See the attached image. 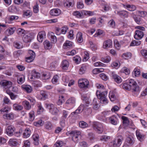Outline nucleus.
<instances>
[{
    "label": "nucleus",
    "instance_id": "1",
    "mask_svg": "<svg viewBox=\"0 0 147 147\" xmlns=\"http://www.w3.org/2000/svg\"><path fill=\"white\" fill-rule=\"evenodd\" d=\"M123 88L126 90H131L133 93H138L140 92L141 88L137 82L133 79H131L122 84Z\"/></svg>",
    "mask_w": 147,
    "mask_h": 147
},
{
    "label": "nucleus",
    "instance_id": "2",
    "mask_svg": "<svg viewBox=\"0 0 147 147\" xmlns=\"http://www.w3.org/2000/svg\"><path fill=\"white\" fill-rule=\"evenodd\" d=\"M0 85L7 93H9V89L12 87L13 83L10 81L3 80L0 82Z\"/></svg>",
    "mask_w": 147,
    "mask_h": 147
},
{
    "label": "nucleus",
    "instance_id": "3",
    "mask_svg": "<svg viewBox=\"0 0 147 147\" xmlns=\"http://www.w3.org/2000/svg\"><path fill=\"white\" fill-rule=\"evenodd\" d=\"M92 127L99 134L102 133L103 131L102 124L99 122L94 121L92 122Z\"/></svg>",
    "mask_w": 147,
    "mask_h": 147
},
{
    "label": "nucleus",
    "instance_id": "4",
    "mask_svg": "<svg viewBox=\"0 0 147 147\" xmlns=\"http://www.w3.org/2000/svg\"><path fill=\"white\" fill-rule=\"evenodd\" d=\"M123 140V137L121 136L117 137L111 142V146L113 147H119L120 146Z\"/></svg>",
    "mask_w": 147,
    "mask_h": 147
},
{
    "label": "nucleus",
    "instance_id": "5",
    "mask_svg": "<svg viewBox=\"0 0 147 147\" xmlns=\"http://www.w3.org/2000/svg\"><path fill=\"white\" fill-rule=\"evenodd\" d=\"M96 95L97 98L100 100V101H107V99L106 96L107 95V91H104L101 92L97 90L96 93Z\"/></svg>",
    "mask_w": 147,
    "mask_h": 147
},
{
    "label": "nucleus",
    "instance_id": "6",
    "mask_svg": "<svg viewBox=\"0 0 147 147\" xmlns=\"http://www.w3.org/2000/svg\"><path fill=\"white\" fill-rule=\"evenodd\" d=\"M81 134L80 131L77 130L72 131L69 133L71 135L72 140L75 142H78V137Z\"/></svg>",
    "mask_w": 147,
    "mask_h": 147
},
{
    "label": "nucleus",
    "instance_id": "7",
    "mask_svg": "<svg viewBox=\"0 0 147 147\" xmlns=\"http://www.w3.org/2000/svg\"><path fill=\"white\" fill-rule=\"evenodd\" d=\"M47 107L49 109V112L53 115H57L59 112V110L53 104L47 105Z\"/></svg>",
    "mask_w": 147,
    "mask_h": 147
},
{
    "label": "nucleus",
    "instance_id": "8",
    "mask_svg": "<svg viewBox=\"0 0 147 147\" xmlns=\"http://www.w3.org/2000/svg\"><path fill=\"white\" fill-rule=\"evenodd\" d=\"M34 37V35L32 33H28L24 36L23 40L25 42H31Z\"/></svg>",
    "mask_w": 147,
    "mask_h": 147
},
{
    "label": "nucleus",
    "instance_id": "9",
    "mask_svg": "<svg viewBox=\"0 0 147 147\" xmlns=\"http://www.w3.org/2000/svg\"><path fill=\"white\" fill-rule=\"evenodd\" d=\"M78 84L80 87L82 88H88L89 85V82L86 79L80 80L78 82Z\"/></svg>",
    "mask_w": 147,
    "mask_h": 147
},
{
    "label": "nucleus",
    "instance_id": "10",
    "mask_svg": "<svg viewBox=\"0 0 147 147\" xmlns=\"http://www.w3.org/2000/svg\"><path fill=\"white\" fill-rule=\"evenodd\" d=\"M111 76L114 81L118 84L121 83L122 82V79L119 76L116 74L114 72H111Z\"/></svg>",
    "mask_w": 147,
    "mask_h": 147
},
{
    "label": "nucleus",
    "instance_id": "11",
    "mask_svg": "<svg viewBox=\"0 0 147 147\" xmlns=\"http://www.w3.org/2000/svg\"><path fill=\"white\" fill-rule=\"evenodd\" d=\"M19 18V17L16 16H7L5 18V23L7 24L11 23L14 20H17Z\"/></svg>",
    "mask_w": 147,
    "mask_h": 147
},
{
    "label": "nucleus",
    "instance_id": "12",
    "mask_svg": "<svg viewBox=\"0 0 147 147\" xmlns=\"http://www.w3.org/2000/svg\"><path fill=\"white\" fill-rule=\"evenodd\" d=\"M15 130L14 127L12 125L9 126L6 129V133L9 136H11L13 135Z\"/></svg>",
    "mask_w": 147,
    "mask_h": 147
},
{
    "label": "nucleus",
    "instance_id": "13",
    "mask_svg": "<svg viewBox=\"0 0 147 147\" xmlns=\"http://www.w3.org/2000/svg\"><path fill=\"white\" fill-rule=\"evenodd\" d=\"M125 142L128 146H131L135 142V140L132 136L129 135L127 137Z\"/></svg>",
    "mask_w": 147,
    "mask_h": 147
},
{
    "label": "nucleus",
    "instance_id": "14",
    "mask_svg": "<svg viewBox=\"0 0 147 147\" xmlns=\"http://www.w3.org/2000/svg\"><path fill=\"white\" fill-rule=\"evenodd\" d=\"M144 33L142 31L136 30L134 36L136 40L141 39L144 36Z\"/></svg>",
    "mask_w": 147,
    "mask_h": 147
},
{
    "label": "nucleus",
    "instance_id": "15",
    "mask_svg": "<svg viewBox=\"0 0 147 147\" xmlns=\"http://www.w3.org/2000/svg\"><path fill=\"white\" fill-rule=\"evenodd\" d=\"M47 36L52 42H56L57 41V38L53 32H49Z\"/></svg>",
    "mask_w": 147,
    "mask_h": 147
},
{
    "label": "nucleus",
    "instance_id": "16",
    "mask_svg": "<svg viewBox=\"0 0 147 147\" xmlns=\"http://www.w3.org/2000/svg\"><path fill=\"white\" fill-rule=\"evenodd\" d=\"M46 33L45 31L39 32L37 36V40L40 42L43 41V39L45 37Z\"/></svg>",
    "mask_w": 147,
    "mask_h": 147
},
{
    "label": "nucleus",
    "instance_id": "17",
    "mask_svg": "<svg viewBox=\"0 0 147 147\" xmlns=\"http://www.w3.org/2000/svg\"><path fill=\"white\" fill-rule=\"evenodd\" d=\"M112 45V41L110 39H108L104 41L103 47L104 49H107L110 47Z\"/></svg>",
    "mask_w": 147,
    "mask_h": 147
},
{
    "label": "nucleus",
    "instance_id": "18",
    "mask_svg": "<svg viewBox=\"0 0 147 147\" xmlns=\"http://www.w3.org/2000/svg\"><path fill=\"white\" fill-rule=\"evenodd\" d=\"M50 14L53 16H58L61 13V11L58 9H54L50 11Z\"/></svg>",
    "mask_w": 147,
    "mask_h": 147
},
{
    "label": "nucleus",
    "instance_id": "19",
    "mask_svg": "<svg viewBox=\"0 0 147 147\" xmlns=\"http://www.w3.org/2000/svg\"><path fill=\"white\" fill-rule=\"evenodd\" d=\"M123 7L127 9L129 11H133L136 9V7L132 5H129L128 4H123Z\"/></svg>",
    "mask_w": 147,
    "mask_h": 147
},
{
    "label": "nucleus",
    "instance_id": "20",
    "mask_svg": "<svg viewBox=\"0 0 147 147\" xmlns=\"http://www.w3.org/2000/svg\"><path fill=\"white\" fill-rule=\"evenodd\" d=\"M22 89L28 93L31 92L32 91V89L30 86L27 85H23L22 86Z\"/></svg>",
    "mask_w": 147,
    "mask_h": 147
},
{
    "label": "nucleus",
    "instance_id": "21",
    "mask_svg": "<svg viewBox=\"0 0 147 147\" xmlns=\"http://www.w3.org/2000/svg\"><path fill=\"white\" fill-rule=\"evenodd\" d=\"M136 134L138 139L141 142L143 141L144 138V135L138 130L136 131Z\"/></svg>",
    "mask_w": 147,
    "mask_h": 147
},
{
    "label": "nucleus",
    "instance_id": "22",
    "mask_svg": "<svg viewBox=\"0 0 147 147\" xmlns=\"http://www.w3.org/2000/svg\"><path fill=\"white\" fill-rule=\"evenodd\" d=\"M117 14L121 18L127 17L128 16V12L125 11H121L117 12Z\"/></svg>",
    "mask_w": 147,
    "mask_h": 147
},
{
    "label": "nucleus",
    "instance_id": "23",
    "mask_svg": "<svg viewBox=\"0 0 147 147\" xmlns=\"http://www.w3.org/2000/svg\"><path fill=\"white\" fill-rule=\"evenodd\" d=\"M73 0H64L63 4L64 6L67 8H69L73 5Z\"/></svg>",
    "mask_w": 147,
    "mask_h": 147
},
{
    "label": "nucleus",
    "instance_id": "24",
    "mask_svg": "<svg viewBox=\"0 0 147 147\" xmlns=\"http://www.w3.org/2000/svg\"><path fill=\"white\" fill-rule=\"evenodd\" d=\"M31 134V131L29 128H26L23 133V137L26 138L29 137Z\"/></svg>",
    "mask_w": 147,
    "mask_h": 147
},
{
    "label": "nucleus",
    "instance_id": "25",
    "mask_svg": "<svg viewBox=\"0 0 147 147\" xmlns=\"http://www.w3.org/2000/svg\"><path fill=\"white\" fill-rule=\"evenodd\" d=\"M76 38L77 41L79 43H82L83 41V34L81 32H78Z\"/></svg>",
    "mask_w": 147,
    "mask_h": 147
},
{
    "label": "nucleus",
    "instance_id": "26",
    "mask_svg": "<svg viewBox=\"0 0 147 147\" xmlns=\"http://www.w3.org/2000/svg\"><path fill=\"white\" fill-rule=\"evenodd\" d=\"M16 28L14 27L9 28L6 30V34L8 35L12 34L14 32Z\"/></svg>",
    "mask_w": 147,
    "mask_h": 147
},
{
    "label": "nucleus",
    "instance_id": "27",
    "mask_svg": "<svg viewBox=\"0 0 147 147\" xmlns=\"http://www.w3.org/2000/svg\"><path fill=\"white\" fill-rule=\"evenodd\" d=\"M109 97L111 101H114L117 100L116 97L115 96V92L110 91L109 94Z\"/></svg>",
    "mask_w": 147,
    "mask_h": 147
},
{
    "label": "nucleus",
    "instance_id": "28",
    "mask_svg": "<svg viewBox=\"0 0 147 147\" xmlns=\"http://www.w3.org/2000/svg\"><path fill=\"white\" fill-rule=\"evenodd\" d=\"M69 66L68 62L66 60H64L63 61L62 63V67L63 69L67 70Z\"/></svg>",
    "mask_w": 147,
    "mask_h": 147
},
{
    "label": "nucleus",
    "instance_id": "29",
    "mask_svg": "<svg viewBox=\"0 0 147 147\" xmlns=\"http://www.w3.org/2000/svg\"><path fill=\"white\" fill-rule=\"evenodd\" d=\"M9 144L11 146H16L18 144L17 140L14 139H10L8 142Z\"/></svg>",
    "mask_w": 147,
    "mask_h": 147
},
{
    "label": "nucleus",
    "instance_id": "30",
    "mask_svg": "<svg viewBox=\"0 0 147 147\" xmlns=\"http://www.w3.org/2000/svg\"><path fill=\"white\" fill-rule=\"evenodd\" d=\"M132 16L134 18L135 22L138 24H142V21L140 17H137L134 14V13H132Z\"/></svg>",
    "mask_w": 147,
    "mask_h": 147
},
{
    "label": "nucleus",
    "instance_id": "31",
    "mask_svg": "<svg viewBox=\"0 0 147 147\" xmlns=\"http://www.w3.org/2000/svg\"><path fill=\"white\" fill-rule=\"evenodd\" d=\"M68 115V112L66 110H63V111L62 116V121H61V123H63Z\"/></svg>",
    "mask_w": 147,
    "mask_h": 147
},
{
    "label": "nucleus",
    "instance_id": "32",
    "mask_svg": "<svg viewBox=\"0 0 147 147\" xmlns=\"http://www.w3.org/2000/svg\"><path fill=\"white\" fill-rule=\"evenodd\" d=\"M34 112L33 111H31L29 113V120L30 121H32L34 119L35 115Z\"/></svg>",
    "mask_w": 147,
    "mask_h": 147
},
{
    "label": "nucleus",
    "instance_id": "33",
    "mask_svg": "<svg viewBox=\"0 0 147 147\" xmlns=\"http://www.w3.org/2000/svg\"><path fill=\"white\" fill-rule=\"evenodd\" d=\"M3 117L5 119H12L14 117V114L13 113H10L9 114H4L3 115Z\"/></svg>",
    "mask_w": 147,
    "mask_h": 147
},
{
    "label": "nucleus",
    "instance_id": "34",
    "mask_svg": "<svg viewBox=\"0 0 147 147\" xmlns=\"http://www.w3.org/2000/svg\"><path fill=\"white\" fill-rule=\"evenodd\" d=\"M86 69V65L85 64L82 65L81 68L79 70V73L80 74H84Z\"/></svg>",
    "mask_w": 147,
    "mask_h": 147
},
{
    "label": "nucleus",
    "instance_id": "35",
    "mask_svg": "<svg viewBox=\"0 0 147 147\" xmlns=\"http://www.w3.org/2000/svg\"><path fill=\"white\" fill-rule=\"evenodd\" d=\"M121 119L123 120V123L124 125L127 126L129 123V119L127 117L123 116L121 117Z\"/></svg>",
    "mask_w": 147,
    "mask_h": 147
},
{
    "label": "nucleus",
    "instance_id": "36",
    "mask_svg": "<svg viewBox=\"0 0 147 147\" xmlns=\"http://www.w3.org/2000/svg\"><path fill=\"white\" fill-rule=\"evenodd\" d=\"M25 109L27 110L30 109L31 107V102H25L24 104Z\"/></svg>",
    "mask_w": 147,
    "mask_h": 147
},
{
    "label": "nucleus",
    "instance_id": "37",
    "mask_svg": "<svg viewBox=\"0 0 147 147\" xmlns=\"http://www.w3.org/2000/svg\"><path fill=\"white\" fill-rule=\"evenodd\" d=\"M79 127L82 128H85L88 126V124L84 121H81L79 122Z\"/></svg>",
    "mask_w": 147,
    "mask_h": 147
},
{
    "label": "nucleus",
    "instance_id": "38",
    "mask_svg": "<svg viewBox=\"0 0 147 147\" xmlns=\"http://www.w3.org/2000/svg\"><path fill=\"white\" fill-rule=\"evenodd\" d=\"M13 108L15 110L21 111L23 109V107L22 106L20 105L15 104L13 105Z\"/></svg>",
    "mask_w": 147,
    "mask_h": 147
},
{
    "label": "nucleus",
    "instance_id": "39",
    "mask_svg": "<svg viewBox=\"0 0 147 147\" xmlns=\"http://www.w3.org/2000/svg\"><path fill=\"white\" fill-rule=\"evenodd\" d=\"M137 40H134L132 41L131 44L130 46H138L140 45L141 43V41Z\"/></svg>",
    "mask_w": 147,
    "mask_h": 147
},
{
    "label": "nucleus",
    "instance_id": "40",
    "mask_svg": "<svg viewBox=\"0 0 147 147\" xmlns=\"http://www.w3.org/2000/svg\"><path fill=\"white\" fill-rule=\"evenodd\" d=\"M116 117L115 116H113L111 117L109 119V121L112 124L116 125L117 124V121H116Z\"/></svg>",
    "mask_w": 147,
    "mask_h": 147
},
{
    "label": "nucleus",
    "instance_id": "41",
    "mask_svg": "<svg viewBox=\"0 0 147 147\" xmlns=\"http://www.w3.org/2000/svg\"><path fill=\"white\" fill-rule=\"evenodd\" d=\"M8 10L9 12H16L18 10L17 8L14 6H10L8 8Z\"/></svg>",
    "mask_w": 147,
    "mask_h": 147
},
{
    "label": "nucleus",
    "instance_id": "42",
    "mask_svg": "<svg viewBox=\"0 0 147 147\" xmlns=\"http://www.w3.org/2000/svg\"><path fill=\"white\" fill-rule=\"evenodd\" d=\"M131 53L129 52L123 54L122 55V57L125 59H128L131 57Z\"/></svg>",
    "mask_w": 147,
    "mask_h": 147
},
{
    "label": "nucleus",
    "instance_id": "43",
    "mask_svg": "<svg viewBox=\"0 0 147 147\" xmlns=\"http://www.w3.org/2000/svg\"><path fill=\"white\" fill-rule=\"evenodd\" d=\"M111 60V57L109 56H107L104 58H102L101 59L102 61L106 63H109L110 61Z\"/></svg>",
    "mask_w": 147,
    "mask_h": 147
},
{
    "label": "nucleus",
    "instance_id": "44",
    "mask_svg": "<svg viewBox=\"0 0 147 147\" xmlns=\"http://www.w3.org/2000/svg\"><path fill=\"white\" fill-rule=\"evenodd\" d=\"M133 74H134L136 77L138 76L140 74V70L139 69L135 68L133 72Z\"/></svg>",
    "mask_w": 147,
    "mask_h": 147
},
{
    "label": "nucleus",
    "instance_id": "45",
    "mask_svg": "<svg viewBox=\"0 0 147 147\" xmlns=\"http://www.w3.org/2000/svg\"><path fill=\"white\" fill-rule=\"evenodd\" d=\"M73 45V43L69 41H67L63 45L64 47H66V48H68L72 47Z\"/></svg>",
    "mask_w": 147,
    "mask_h": 147
},
{
    "label": "nucleus",
    "instance_id": "46",
    "mask_svg": "<svg viewBox=\"0 0 147 147\" xmlns=\"http://www.w3.org/2000/svg\"><path fill=\"white\" fill-rule=\"evenodd\" d=\"M59 78V76L57 75L54 76L52 80V82L53 83L55 84L57 82Z\"/></svg>",
    "mask_w": 147,
    "mask_h": 147
},
{
    "label": "nucleus",
    "instance_id": "47",
    "mask_svg": "<svg viewBox=\"0 0 147 147\" xmlns=\"http://www.w3.org/2000/svg\"><path fill=\"white\" fill-rule=\"evenodd\" d=\"M121 72L125 73L126 75H128L130 73L129 69L125 67H124L122 69Z\"/></svg>",
    "mask_w": 147,
    "mask_h": 147
},
{
    "label": "nucleus",
    "instance_id": "48",
    "mask_svg": "<svg viewBox=\"0 0 147 147\" xmlns=\"http://www.w3.org/2000/svg\"><path fill=\"white\" fill-rule=\"evenodd\" d=\"M24 76H21L19 77L18 79V82L19 84H22L24 81Z\"/></svg>",
    "mask_w": 147,
    "mask_h": 147
},
{
    "label": "nucleus",
    "instance_id": "49",
    "mask_svg": "<svg viewBox=\"0 0 147 147\" xmlns=\"http://www.w3.org/2000/svg\"><path fill=\"white\" fill-rule=\"evenodd\" d=\"M111 65L113 67L117 69L120 66V63L118 62H114L111 64Z\"/></svg>",
    "mask_w": 147,
    "mask_h": 147
},
{
    "label": "nucleus",
    "instance_id": "50",
    "mask_svg": "<svg viewBox=\"0 0 147 147\" xmlns=\"http://www.w3.org/2000/svg\"><path fill=\"white\" fill-rule=\"evenodd\" d=\"M31 73L32 74V76H33L34 77L35 79L36 78H38L40 77V74L39 73L37 72L34 71H32Z\"/></svg>",
    "mask_w": 147,
    "mask_h": 147
},
{
    "label": "nucleus",
    "instance_id": "51",
    "mask_svg": "<svg viewBox=\"0 0 147 147\" xmlns=\"http://www.w3.org/2000/svg\"><path fill=\"white\" fill-rule=\"evenodd\" d=\"M35 57L33 56H29L28 57H26L25 60L27 62H31L32 61L34 60Z\"/></svg>",
    "mask_w": 147,
    "mask_h": 147
},
{
    "label": "nucleus",
    "instance_id": "52",
    "mask_svg": "<svg viewBox=\"0 0 147 147\" xmlns=\"http://www.w3.org/2000/svg\"><path fill=\"white\" fill-rule=\"evenodd\" d=\"M32 15V13L30 10H26L24 12L23 16L24 17H30Z\"/></svg>",
    "mask_w": 147,
    "mask_h": 147
},
{
    "label": "nucleus",
    "instance_id": "53",
    "mask_svg": "<svg viewBox=\"0 0 147 147\" xmlns=\"http://www.w3.org/2000/svg\"><path fill=\"white\" fill-rule=\"evenodd\" d=\"M14 46L15 47L18 49H21L23 47V45L19 42H15L14 43Z\"/></svg>",
    "mask_w": 147,
    "mask_h": 147
},
{
    "label": "nucleus",
    "instance_id": "54",
    "mask_svg": "<svg viewBox=\"0 0 147 147\" xmlns=\"http://www.w3.org/2000/svg\"><path fill=\"white\" fill-rule=\"evenodd\" d=\"M83 110V109H81V107L80 106L78 109H76L75 111L74 112L71 113V114L73 115L74 114H78L82 112Z\"/></svg>",
    "mask_w": 147,
    "mask_h": 147
},
{
    "label": "nucleus",
    "instance_id": "55",
    "mask_svg": "<svg viewBox=\"0 0 147 147\" xmlns=\"http://www.w3.org/2000/svg\"><path fill=\"white\" fill-rule=\"evenodd\" d=\"M77 7L79 9H82L84 7V4L82 1L78 2L77 3Z\"/></svg>",
    "mask_w": 147,
    "mask_h": 147
},
{
    "label": "nucleus",
    "instance_id": "56",
    "mask_svg": "<svg viewBox=\"0 0 147 147\" xmlns=\"http://www.w3.org/2000/svg\"><path fill=\"white\" fill-rule=\"evenodd\" d=\"M73 59L75 61V62L77 64L79 63L81 61V58L78 56H76L73 57Z\"/></svg>",
    "mask_w": 147,
    "mask_h": 147
},
{
    "label": "nucleus",
    "instance_id": "57",
    "mask_svg": "<svg viewBox=\"0 0 147 147\" xmlns=\"http://www.w3.org/2000/svg\"><path fill=\"white\" fill-rule=\"evenodd\" d=\"M137 13L138 14H139L140 16L142 17H145L147 14L146 12L144 11H137Z\"/></svg>",
    "mask_w": 147,
    "mask_h": 147
},
{
    "label": "nucleus",
    "instance_id": "58",
    "mask_svg": "<svg viewBox=\"0 0 147 147\" xmlns=\"http://www.w3.org/2000/svg\"><path fill=\"white\" fill-rule=\"evenodd\" d=\"M99 76L102 80L105 81L107 80L108 78V77L104 73L100 74Z\"/></svg>",
    "mask_w": 147,
    "mask_h": 147
},
{
    "label": "nucleus",
    "instance_id": "59",
    "mask_svg": "<svg viewBox=\"0 0 147 147\" xmlns=\"http://www.w3.org/2000/svg\"><path fill=\"white\" fill-rule=\"evenodd\" d=\"M110 137L106 135H103L100 137V140L101 141H106L109 139Z\"/></svg>",
    "mask_w": 147,
    "mask_h": 147
},
{
    "label": "nucleus",
    "instance_id": "60",
    "mask_svg": "<svg viewBox=\"0 0 147 147\" xmlns=\"http://www.w3.org/2000/svg\"><path fill=\"white\" fill-rule=\"evenodd\" d=\"M82 13L83 14H84L85 15H88L89 16H92L93 14L92 12L85 10H83L82 11Z\"/></svg>",
    "mask_w": 147,
    "mask_h": 147
},
{
    "label": "nucleus",
    "instance_id": "61",
    "mask_svg": "<svg viewBox=\"0 0 147 147\" xmlns=\"http://www.w3.org/2000/svg\"><path fill=\"white\" fill-rule=\"evenodd\" d=\"M25 31L21 28H19L17 30V34L20 35L22 36V34H25Z\"/></svg>",
    "mask_w": 147,
    "mask_h": 147
},
{
    "label": "nucleus",
    "instance_id": "62",
    "mask_svg": "<svg viewBox=\"0 0 147 147\" xmlns=\"http://www.w3.org/2000/svg\"><path fill=\"white\" fill-rule=\"evenodd\" d=\"M10 107L9 106H6L4 107L3 108H2L1 110L0 111L1 112H7L8 111L10 110Z\"/></svg>",
    "mask_w": 147,
    "mask_h": 147
},
{
    "label": "nucleus",
    "instance_id": "63",
    "mask_svg": "<svg viewBox=\"0 0 147 147\" xmlns=\"http://www.w3.org/2000/svg\"><path fill=\"white\" fill-rule=\"evenodd\" d=\"M43 108L40 105L38 106V109L37 111V113L38 114H41L43 111Z\"/></svg>",
    "mask_w": 147,
    "mask_h": 147
},
{
    "label": "nucleus",
    "instance_id": "64",
    "mask_svg": "<svg viewBox=\"0 0 147 147\" xmlns=\"http://www.w3.org/2000/svg\"><path fill=\"white\" fill-rule=\"evenodd\" d=\"M141 53L142 55L146 59H147V50H142L141 51Z\"/></svg>",
    "mask_w": 147,
    "mask_h": 147
}]
</instances>
